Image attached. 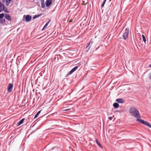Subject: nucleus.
Masks as SVG:
<instances>
[{
  "label": "nucleus",
  "mask_w": 151,
  "mask_h": 151,
  "mask_svg": "<svg viewBox=\"0 0 151 151\" xmlns=\"http://www.w3.org/2000/svg\"><path fill=\"white\" fill-rule=\"evenodd\" d=\"M129 112L132 116L137 119L140 117L139 111L134 108H130L129 109Z\"/></svg>",
  "instance_id": "f257e3e1"
},
{
  "label": "nucleus",
  "mask_w": 151,
  "mask_h": 151,
  "mask_svg": "<svg viewBox=\"0 0 151 151\" xmlns=\"http://www.w3.org/2000/svg\"><path fill=\"white\" fill-rule=\"evenodd\" d=\"M136 121L140 123H141L142 124H143L151 128V124L146 121H145L140 119H136Z\"/></svg>",
  "instance_id": "f03ea898"
},
{
  "label": "nucleus",
  "mask_w": 151,
  "mask_h": 151,
  "mask_svg": "<svg viewBox=\"0 0 151 151\" xmlns=\"http://www.w3.org/2000/svg\"><path fill=\"white\" fill-rule=\"evenodd\" d=\"M129 32V29L128 28H126L122 36L124 40H126L128 37Z\"/></svg>",
  "instance_id": "7ed1b4c3"
},
{
  "label": "nucleus",
  "mask_w": 151,
  "mask_h": 151,
  "mask_svg": "<svg viewBox=\"0 0 151 151\" xmlns=\"http://www.w3.org/2000/svg\"><path fill=\"white\" fill-rule=\"evenodd\" d=\"M13 86V84H12L9 83V84L7 87V91L8 92H11L12 91Z\"/></svg>",
  "instance_id": "20e7f679"
},
{
  "label": "nucleus",
  "mask_w": 151,
  "mask_h": 151,
  "mask_svg": "<svg viewBox=\"0 0 151 151\" xmlns=\"http://www.w3.org/2000/svg\"><path fill=\"white\" fill-rule=\"evenodd\" d=\"M52 0H47L45 4L47 6H49L52 3Z\"/></svg>",
  "instance_id": "39448f33"
},
{
  "label": "nucleus",
  "mask_w": 151,
  "mask_h": 151,
  "mask_svg": "<svg viewBox=\"0 0 151 151\" xmlns=\"http://www.w3.org/2000/svg\"><path fill=\"white\" fill-rule=\"evenodd\" d=\"M78 68V66L75 67L73 68L70 72L69 74H71L73 73L75 70H76Z\"/></svg>",
  "instance_id": "423d86ee"
},
{
  "label": "nucleus",
  "mask_w": 151,
  "mask_h": 151,
  "mask_svg": "<svg viewBox=\"0 0 151 151\" xmlns=\"http://www.w3.org/2000/svg\"><path fill=\"white\" fill-rule=\"evenodd\" d=\"M116 101L119 103H123L124 102V101L123 99H117Z\"/></svg>",
  "instance_id": "0eeeda50"
},
{
  "label": "nucleus",
  "mask_w": 151,
  "mask_h": 151,
  "mask_svg": "<svg viewBox=\"0 0 151 151\" xmlns=\"http://www.w3.org/2000/svg\"><path fill=\"white\" fill-rule=\"evenodd\" d=\"M32 17L30 16L29 15H27L25 18V19L27 22H29L31 21Z\"/></svg>",
  "instance_id": "6e6552de"
},
{
  "label": "nucleus",
  "mask_w": 151,
  "mask_h": 151,
  "mask_svg": "<svg viewBox=\"0 0 151 151\" xmlns=\"http://www.w3.org/2000/svg\"><path fill=\"white\" fill-rule=\"evenodd\" d=\"M4 6L3 4L0 2V12H1L3 10H4Z\"/></svg>",
  "instance_id": "1a4fd4ad"
},
{
  "label": "nucleus",
  "mask_w": 151,
  "mask_h": 151,
  "mask_svg": "<svg viewBox=\"0 0 151 151\" xmlns=\"http://www.w3.org/2000/svg\"><path fill=\"white\" fill-rule=\"evenodd\" d=\"M24 118H23L21 120H20L17 124V126H19L22 124L24 120Z\"/></svg>",
  "instance_id": "9d476101"
},
{
  "label": "nucleus",
  "mask_w": 151,
  "mask_h": 151,
  "mask_svg": "<svg viewBox=\"0 0 151 151\" xmlns=\"http://www.w3.org/2000/svg\"><path fill=\"white\" fill-rule=\"evenodd\" d=\"M5 17L6 19L9 21H11V16L8 14H6L5 15Z\"/></svg>",
  "instance_id": "9b49d317"
},
{
  "label": "nucleus",
  "mask_w": 151,
  "mask_h": 151,
  "mask_svg": "<svg viewBox=\"0 0 151 151\" xmlns=\"http://www.w3.org/2000/svg\"><path fill=\"white\" fill-rule=\"evenodd\" d=\"M113 106L115 108H117L119 107V104L117 103H115L114 104Z\"/></svg>",
  "instance_id": "f8f14e48"
},
{
  "label": "nucleus",
  "mask_w": 151,
  "mask_h": 151,
  "mask_svg": "<svg viewBox=\"0 0 151 151\" xmlns=\"http://www.w3.org/2000/svg\"><path fill=\"white\" fill-rule=\"evenodd\" d=\"M96 142L98 144V145L100 146V147L102 148L100 142H99V140L98 139H96Z\"/></svg>",
  "instance_id": "ddd939ff"
},
{
  "label": "nucleus",
  "mask_w": 151,
  "mask_h": 151,
  "mask_svg": "<svg viewBox=\"0 0 151 151\" xmlns=\"http://www.w3.org/2000/svg\"><path fill=\"white\" fill-rule=\"evenodd\" d=\"M41 112V111H39L35 115V117H34V118L35 119L38 116V115L40 114V113Z\"/></svg>",
  "instance_id": "4468645a"
},
{
  "label": "nucleus",
  "mask_w": 151,
  "mask_h": 151,
  "mask_svg": "<svg viewBox=\"0 0 151 151\" xmlns=\"http://www.w3.org/2000/svg\"><path fill=\"white\" fill-rule=\"evenodd\" d=\"M42 15L41 14H39V15H35V16H34L33 17V19H35L36 18H37L39 17L41 15Z\"/></svg>",
  "instance_id": "2eb2a0df"
},
{
  "label": "nucleus",
  "mask_w": 151,
  "mask_h": 151,
  "mask_svg": "<svg viewBox=\"0 0 151 151\" xmlns=\"http://www.w3.org/2000/svg\"><path fill=\"white\" fill-rule=\"evenodd\" d=\"M142 36L143 41L144 42H146V39L145 36L144 35H142Z\"/></svg>",
  "instance_id": "dca6fc26"
},
{
  "label": "nucleus",
  "mask_w": 151,
  "mask_h": 151,
  "mask_svg": "<svg viewBox=\"0 0 151 151\" xmlns=\"http://www.w3.org/2000/svg\"><path fill=\"white\" fill-rule=\"evenodd\" d=\"M49 23V22H47L46 24H45V25L44 26V27H43V29H42V30H43V29H45V28L48 25V24Z\"/></svg>",
  "instance_id": "f3484780"
},
{
  "label": "nucleus",
  "mask_w": 151,
  "mask_h": 151,
  "mask_svg": "<svg viewBox=\"0 0 151 151\" xmlns=\"http://www.w3.org/2000/svg\"><path fill=\"white\" fill-rule=\"evenodd\" d=\"M106 0H104V1L103 2V3L102 4L101 6L102 7H103L104 6V5L106 2Z\"/></svg>",
  "instance_id": "a211bd4d"
},
{
  "label": "nucleus",
  "mask_w": 151,
  "mask_h": 151,
  "mask_svg": "<svg viewBox=\"0 0 151 151\" xmlns=\"http://www.w3.org/2000/svg\"><path fill=\"white\" fill-rule=\"evenodd\" d=\"M4 17V14H0V19Z\"/></svg>",
  "instance_id": "6ab92c4d"
},
{
  "label": "nucleus",
  "mask_w": 151,
  "mask_h": 151,
  "mask_svg": "<svg viewBox=\"0 0 151 151\" xmlns=\"http://www.w3.org/2000/svg\"><path fill=\"white\" fill-rule=\"evenodd\" d=\"M10 1H7L6 0V6H8L9 5V3H10Z\"/></svg>",
  "instance_id": "aec40b11"
},
{
  "label": "nucleus",
  "mask_w": 151,
  "mask_h": 151,
  "mask_svg": "<svg viewBox=\"0 0 151 151\" xmlns=\"http://www.w3.org/2000/svg\"><path fill=\"white\" fill-rule=\"evenodd\" d=\"M82 4L84 5H85L87 4V2H85V1H83Z\"/></svg>",
  "instance_id": "412c9836"
},
{
  "label": "nucleus",
  "mask_w": 151,
  "mask_h": 151,
  "mask_svg": "<svg viewBox=\"0 0 151 151\" xmlns=\"http://www.w3.org/2000/svg\"><path fill=\"white\" fill-rule=\"evenodd\" d=\"M112 119V117L111 116L109 117V119L110 120H111Z\"/></svg>",
  "instance_id": "4be33fe9"
},
{
  "label": "nucleus",
  "mask_w": 151,
  "mask_h": 151,
  "mask_svg": "<svg viewBox=\"0 0 151 151\" xmlns=\"http://www.w3.org/2000/svg\"><path fill=\"white\" fill-rule=\"evenodd\" d=\"M70 109H66V110H65V111H68V110H69Z\"/></svg>",
  "instance_id": "5701e85b"
},
{
  "label": "nucleus",
  "mask_w": 151,
  "mask_h": 151,
  "mask_svg": "<svg viewBox=\"0 0 151 151\" xmlns=\"http://www.w3.org/2000/svg\"><path fill=\"white\" fill-rule=\"evenodd\" d=\"M149 67H150V68H151V64H150L149 65Z\"/></svg>",
  "instance_id": "b1692460"
},
{
  "label": "nucleus",
  "mask_w": 151,
  "mask_h": 151,
  "mask_svg": "<svg viewBox=\"0 0 151 151\" xmlns=\"http://www.w3.org/2000/svg\"><path fill=\"white\" fill-rule=\"evenodd\" d=\"M149 78L150 79H151V75L149 77Z\"/></svg>",
  "instance_id": "393cba45"
},
{
  "label": "nucleus",
  "mask_w": 151,
  "mask_h": 151,
  "mask_svg": "<svg viewBox=\"0 0 151 151\" xmlns=\"http://www.w3.org/2000/svg\"><path fill=\"white\" fill-rule=\"evenodd\" d=\"M4 22L5 21V20H4Z\"/></svg>",
  "instance_id": "a878e982"
},
{
  "label": "nucleus",
  "mask_w": 151,
  "mask_h": 151,
  "mask_svg": "<svg viewBox=\"0 0 151 151\" xmlns=\"http://www.w3.org/2000/svg\"><path fill=\"white\" fill-rule=\"evenodd\" d=\"M6 7L4 6V9H5Z\"/></svg>",
  "instance_id": "bb28decb"
}]
</instances>
